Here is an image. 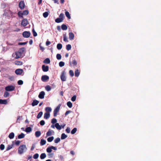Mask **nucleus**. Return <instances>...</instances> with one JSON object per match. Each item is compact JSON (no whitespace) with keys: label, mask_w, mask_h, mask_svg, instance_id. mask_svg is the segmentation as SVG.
Returning a JSON list of instances; mask_svg holds the SVG:
<instances>
[{"label":"nucleus","mask_w":161,"mask_h":161,"mask_svg":"<svg viewBox=\"0 0 161 161\" xmlns=\"http://www.w3.org/2000/svg\"><path fill=\"white\" fill-rule=\"evenodd\" d=\"M25 50L24 48H21L18 51L16 52L15 53H13V57H15L16 59L20 58Z\"/></svg>","instance_id":"f257e3e1"},{"label":"nucleus","mask_w":161,"mask_h":161,"mask_svg":"<svg viewBox=\"0 0 161 161\" xmlns=\"http://www.w3.org/2000/svg\"><path fill=\"white\" fill-rule=\"evenodd\" d=\"M27 148L25 145H20L18 148V153L19 154H22L26 152Z\"/></svg>","instance_id":"f03ea898"},{"label":"nucleus","mask_w":161,"mask_h":161,"mask_svg":"<svg viewBox=\"0 0 161 161\" xmlns=\"http://www.w3.org/2000/svg\"><path fill=\"white\" fill-rule=\"evenodd\" d=\"M60 104H59L54 110L53 116L54 117H56L60 109Z\"/></svg>","instance_id":"7ed1b4c3"},{"label":"nucleus","mask_w":161,"mask_h":161,"mask_svg":"<svg viewBox=\"0 0 161 161\" xmlns=\"http://www.w3.org/2000/svg\"><path fill=\"white\" fill-rule=\"evenodd\" d=\"M52 149H53L54 150H57V148L56 147L51 146L48 147L47 148L46 151L48 153H50L52 151Z\"/></svg>","instance_id":"20e7f679"},{"label":"nucleus","mask_w":161,"mask_h":161,"mask_svg":"<svg viewBox=\"0 0 161 161\" xmlns=\"http://www.w3.org/2000/svg\"><path fill=\"white\" fill-rule=\"evenodd\" d=\"M15 87L12 85L8 86L5 87V90L7 91H11L14 90Z\"/></svg>","instance_id":"39448f33"},{"label":"nucleus","mask_w":161,"mask_h":161,"mask_svg":"<svg viewBox=\"0 0 161 161\" xmlns=\"http://www.w3.org/2000/svg\"><path fill=\"white\" fill-rule=\"evenodd\" d=\"M49 79V77L47 75H43L42 76V80L44 82L47 81Z\"/></svg>","instance_id":"423d86ee"},{"label":"nucleus","mask_w":161,"mask_h":161,"mask_svg":"<svg viewBox=\"0 0 161 161\" xmlns=\"http://www.w3.org/2000/svg\"><path fill=\"white\" fill-rule=\"evenodd\" d=\"M65 72L64 71H63L61 75V79L62 81H65L66 80V77L65 76Z\"/></svg>","instance_id":"0eeeda50"},{"label":"nucleus","mask_w":161,"mask_h":161,"mask_svg":"<svg viewBox=\"0 0 161 161\" xmlns=\"http://www.w3.org/2000/svg\"><path fill=\"white\" fill-rule=\"evenodd\" d=\"M42 68V71L44 72H47L49 70V67L47 65H43Z\"/></svg>","instance_id":"6e6552de"},{"label":"nucleus","mask_w":161,"mask_h":161,"mask_svg":"<svg viewBox=\"0 0 161 161\" xmlns=\"http://www.w3.org/2000/svg\"><path fill=\"white\" fill-rule=\"evenodd\" d=\"M31 35V33L29 31H24L23 33V36L25 38L29 37Z\"/></svg>","instance_id":"1a4fd4ad"},{"label":"nucleus","mask_w":161,"mask_h":161,"mask_svg":"<svg viewBox=\"0 0 161 161\" xmlns=\"http://www.w3.org/2000/svg\"><path fill=\"white\" fill-rule=\"evenodd\" d=\"M23 70L22 69H18L15 70V73L17 75H20L23 73Z\"/></svg>","instance_id":"9d476101"},{"label":"nucleus","mask_w":161,"mask_h":161,"mask_svg":"<svg viewBox=\"0 0 161 161\" xmlns=\"http://www.w3.org/2000/svg\"><path fill=\"white\" fill-rule=\"evenodd\" d=\"M28 24V21L27 19H24L22 21L21 25L23 26H26Z\"/></svg>","instance_id":"9b49d317"},{"label":"nucleus","mask_w":161,"mask_h":161,"mask_svg":"<svg viewBox=\"0 0 161 161\" xmlns=\"http://www.w3.org/2000/svg\"><path fill=\"white\" fill-rule=\"evenodd\" d=\"M19 7L21 9H23L25 7V3L23 1H21L19 3Z\"/></svg>","instance_id":"f8f14e48"},{"label":"nucleus","mask_w":161,"mask_h":161,"mask_svg":"<svg viewBox=\"0 0 161 161\" xmlns=\"http://www.w3.org/2000/svg\"><path fill=\"white\" fill-rule=\"evenodd\" d=\"M74 34L72 32L69 33V38L70 40H72L74 39Z\"/></svg>","instance_id":"ddd939ff"},{"label":"nucleus","mask_w":161,"mask_h":161,"mask_svg":"<svg viewBox=\"0 0 161 161\" xmlns=\"http://www.w3.org/2000/svg\"><path fill=\"white\" fill-rule=\"evenodd\" d=\"M70 65H71V64L73 65L76 66L77 64V62L75 59H73L71 62H70L69 63Z\"/></svg>","instance_id":"4468645a"},{"label":"nucleus","mask_w":161,"mask_h":161,"mask_svg":"<svg viewBox=\"0 0 161 161\" xmlns=\"http://www.w3.org/2000/svg\"><path fill=\"white\" fill-rule=\"evenodd\" d=\"M50 117V113L48 112H46L44 114V118L46 119H48Z\"/></svg>","instance_id":"2eb2a0df"},{"label":"nucleus","mask_w":161,"mask_h":161,"mask_svg":"<svg viewBox=\"0 0 161 161\" xmlns=\"http://www.w3.org/2000/svg\"><path fill=\"white\" fill-rule=\"evenodd\" d=\"M52 132L54 133V131L51 130H49L48 131L47 133L46 136H49L52 135Z\"/></svg>","instance_id":"dca6fc26"},{"label":"nucleus","mask_w":161,"mask_h":161,"mask_svg":"<svg viewBox=\"0 0 161 161\" xmlns=\"http://www.w3.org/2000/svg\"><path fill=\"white\" fill-rule=\"evenodd\" d=\"M39 103V101L36 100H34L32 103V105L33 106L37 105Z\"/></svg>","instance_id":"f3484780"},{"label":"nucleus","mask_w":161,"mask_h":161,"mask_svg":"<svg viewBox=\"0 0 161 161\" xmlns=\"http://www.w3.org/2000/svg\"><path fill=\"white\" fill-rule=\"evenodd\" d=\"M50 61L49 58H46L43 61V63L45 64H49L50 63Z\"/></svg>","instance_id":"a211bd4d"},{"label":"nucleus","mask_w":161,"mask_h":161,"mask_svg":"<svg viewBox=\"0 0 161 161\" xmlns=\"http://www.w3.org/2000/svg\"><path fill=\"white\" fill-rule=\"evenodd\" d=\"M7 103L6 100L0 99V104H6Z\"/></svg>","instance_id":"6ab92c4d"},{"label":"nucleus","mask_w":161,"mask_h":161,"mask_svg":"<svg viewBox=\"0 0 161 161\" xmlns=\"http://www.w3.org/2000/svg\"><path fill=\"white\" fill-rule=\"evenodd\" d=\"M55 126L58 130H60L61 129V126L58 123H56L55 124Z\"/></svg>","instance_id":"aec40b11"},{"label":"nucleus","mask_w":161,"mask_h":161,"mask_svg":"<svg viewBox=\"0 0 161 161\" xmlns=\"http://www.w3.org/2000/svg\"><path fill=\"white\" fill-rule=\"evenodd\" d=\"M61 28L63 30H66L67 29L68 27L66 25L63 24L61 25Z\"/></svg>","instance_id":"412c9836"},{"label":"nucleus","mask_w":161,"mask_h":161,"mask_svg":"<svg viewBox=\"0 0 161 161\" xmlns=\"http://www.w3.org/2000/svg\"><path fill=\"white\" fill-rule=\"evenodd\" d=\"M14 134L13 132L11 133L8 136L9 138L10 139H12L14 138Z\"/></svg>","instance_id":"4be33fe9"},{"label":"nucleus","mask_w":161,"mask_h":161,"mask_svg":"<svg viewBox=\"0 0 161 161\" xmlns=\"http://www.w3.org/2000/svg\"><path fill=\"white\" fill-rule=\"evenodd\" d=\"M80 74V72H79L78 69H76L75 71V76L76 77H78Z\"/></svg>","instance_id":"5701e85b"},{"label":"nucleus","mask_w":161,"mask_h":161,"mask_svg":"<svg viewBox=\"0 0 161 161\" xmlns=\"http://www.w3.org/2000/svg\"><path fill=\"white\" fill-rule=\"evenodd\" d=\"M63 21V20L62 19L60 18H57L55 20V22L56 23H59Z\"/></svg>","instance_id":"b1692460"},{"label":"nucleus","mask_w":161,"mask_h":161,"mask_svg":"<svg viewBox=\"0 0 161 161\" xmlns=\"http://www.w3.org/2000/svg\"><path fill=\"white\" fill-rule=\"evenodd\" d=\"M67 137V135H65L64 133H62L61 135V138L62 140H63L65 139Z\"/></svg>","instance_id":"393cba45"},{"label":"nucleus","mask_w":161,"mask_h":161,"mask_svg":"<svg viewBox=\"0 0 161 161\" xmlns=\"http://www.w3.org/2000/svg\"><path fill=\"white\" fill-rule=\"evenodd\" d=\"M45 90L47 91H50L51 89V87L49 85H47L45 87Z\"/></svg>","instance_id":"a878e982"},{"label":"nucleus","mask_w":161,"mask_h":161,"mask_svg":"<svg viewBox=\"0 0 161 161\" xmlns=\"http://www.w3.org/2000/svg\"><path fill=\"white\" fill-rule=\"evenodd\" d=\"M53 136H52L48 138L47 139V141L49 142H51L53 140Z\"/></svg>","instance_id":"bb28decb"},{"label":"nucleus","mask_w":161,"mask_h":161,"mask_svg":"<svg viewBox=\"0 0 161 161\" xmlns=\"http://www.w3.org/2000/svg\"><path fill=\"white\" fill-rule=\"evenodd\" d=\"M45 110L46 111V112L50 113L52 111V109L50 107H47L45 108Z\"/></svg>","instance_id":"cd10ccee"},{"label":"nucleus","mask_w":161,"mask_h":161,"mask_svg":"<svg viewBox=\"0 0 161 161\" xmlns=\"http://www.w3.org/2000/svg\"><path fill=\"white\" fill-rule=\"evenodd\" d=\"M25 134L23 133H21L18 136V138L19 139H21L24 137Z\"/></svg>","instance_id":"c85d7f7f"},{"label":"nucleus","mask_w":161,"mask_h":161,"mask_svg":"<svg viewBox=\"0 0 161 161\" xmlns=\"http://www.w3.org/2000/svg\"><path fill=\"white\" fill-rule=\"evenodd\" d=\"M65 14L66 16L69 19H70L71 17H70V15L69 14V13L68 11H66L65 12Z\"/></svg>","instance_id":"c756f323"},{"label":"nucleus","mask_w":161,"mask_h":161,"mask_svg":"<svg viewBox=\"0 0 161 161\" xmlns=\"http://www.w3.org/2000/svg\"><path fill=\"white\" fill-rule=\"evenodd\" d=\"M62 47V44L61 43H58L57 46V48L58 50H60L61 49Z\"/></svg>","instance_id":"7c9ffc66"},{"label":"nucleus","mask_w":161,"mask_h":161,"mask_svg":"<svg viewBox=\"0 0 161 161\" xmlns=\"http://www.w3.org/2000/svg\"><path fill=\"white\" fill-rule=\"evenodd\" d=\"M13 147V144H12L11 145H8V147H7V148H6V150L7 151L11 149Z\"/></svg>","instance_id":"2f4dec72"},{"label":"nucleus","mask_w":161,"mask_h":161,"mask_svg":"<svg viewBox=\"0 0 161 161\" xmlns=\"http://www.w3.org/2000/svg\"><path fill=\"white\" fill-rule=\"evenodd\" d=\"M67 105L68 106V107L69 108H72V103L70 101H69L67 102Z\"/></svg>","instance_id":"473e14b6"},{"label":"nucleus","mask_w":161,"mask_h":161,"mask_svg":"<svg viewBox=\"0 0 161 161\" xmlns=\"http://www.w3.org/2000/svg\"><path fill=\"white\" fill-rule=\"evenodd\" d=\"M60 141V139L59 137H58L55 139L54 140V142L55 143H58Z\"/></svg>","instance_id":"72a5a7b5"},{"label":"nucleus","mask_w":161,"mask_h":161,"mask_svg":"<svg viewBox=\"0 0 161 161\" xmlns=\"http://www.w3.org/2000/svg\"><path fill=\"white\" fill-rule=\"evenodd\" d=\"M77 129L76 128H74L73 129L71 130V133L72 134H74L75 133L76 131H77Z\"/></svg>","instance_id":"f704fd0d"},{"label":"nucleus","mask_w":161,"mask_h":161,"mask_svg":"<svg viewBox=\"0 0 161 161\" xmlns=\"http://www.w3.org/2000/svg\"><path fill=\"white\" fill-rule=\"evenodd\" d=\"M71 45L70 44H68L66 46V49L69 51L71 49Z\"/></svg>","instance_id":"c9c22d12"},{"label":"nucleus","mask_w":161,"mask_h":161,"mask_svg":"<svg viewBox=\"0 0 161 161\" xmlns=\"http://www.w3.org/2000/svg\"><path fill=\"white\" fill-rule=\"evenodd\" d=\"M40 136V132L37 131L35 132V136L36 137H39Z\"/></svg>","instance_id":"e433bc0d"},{"label":"nucleus","mask_w":161,"mask_h":161,"mask_svg":"<svg viewBox=\"0 0 161 161\" xmlns=\"http://www.w3.org/2000/svg\"><path fill=\"white\" fill-rule=\"evenodd\" d=\"M63 36H64V41L65 42H68V40L67 38V36H66V34H63Z\"/></svg>","instance_id":"4c0bfd02"},{"label":"nucleus","mask_w":161,"mask_h":161,"mask_svg":"<svg viewBox=\"0 0 161 161\" xmlns=\"http://www.w3.org/2000/svg\"><path fill=\"white\" fill-rule=\"evenodd\" d=\"M46 143V140L42 139H41V145H45Z\"/></svg>","instance_id":"58836bf2"},{"label":"nucleus","mask_w":161,"mask_h":161,"mask_svg":"<svg viewBox=\"0 0 161 161\" xmlns=\"http://www.w3.org/2000/svg\"><path fill=\"white\" fill-rule=\"evenodd\" d=\"M46 156V154L45 153H42L41 154V159H43Z\"/></svg>","instance_id":"ea45409f"},{"label":"nucleus","mask_w":161,"mask_h":161,"mask_svg":"<svg viewBox=\"0 0 161 161\" xmlns=\"http://www.w3.org/2000/svg\"><path fill=\"white\" fill-rule=\"evenodd\" d=\"M31 130V129L30 127H28L25 129V131L27 132H29Z\"/></svg>","instance_id":"a19ab883"},{"label":"nucleus","mask_w":161,"mask_h":161,"mask_svg":"<svg viewBox=\"0 0 161 161\" xmlns=\"http://www.w3.org/2000/svg\"><path fill=\"white\" fill-rule=\"evenodd\" d=\"M45 95V93L44 91L41 92V99H43Z\"/></svg>","instance_id":"79ce46f5"},{"label":"nucleus","mask_w":161,"mask_h":161,"mask_svg":"<svg viewBox=\"0 0 161 161\" xmlns=\"http://www.w3.org/2000/svg\"><path fill=\"white\" fill-rule=\"evenodd\" d=\"M64 63L62 61L60 62L59 63V65L60 67H62L64 66Z\"/></svg>","instance_id":"37998d69"},{"label":"nucleus","mask_w":161,"mask_h":161,"mask_svg":"<svg viewBox=\"0 0 161 161\" xmlns=\"http://www.w3.org/2000/svg\"><path fill=\"white\" fill-rule=\"evenodd\" d=\"M48 13L47 12H44L43 14V15L44 18L47 17L48 16Z\"/></svg>","instance_id":"c03bdc74"},{"label":"nucleus","mask_w":161,"mask_h":161,"mask_svg":"<svg viewBox=\"0 0 161 161\" xmlns=\"http://www.w3.org/2000/svg\"><path fill=\"white\" fill-rule=\"evenodd\" d=\"M47 155L49 158H52L54 155V154L53 153H49L47 154Z\"/></svg>","instance_id":"a18cd8bd"},{"label":"nucleus","mask_w":161,"mask_h":161,"mask_svg":"<svg viewBox=\"0 0 161 161\" xmlns=\"http://www.w3.org/2000/svg\"><path fill=\"white\" fill-rule=\"evenodd\" d=\"M64 15L63 13H61L59 15V18L62 19L63 20L64 18Z\"/></svg>","instance_id":"49530a36"},{"label":"nucleus","mask_w":161,"mask_h":161,"mask_svg":"<svg viewBox=\"0 0 161 161\" xmlns=\"http://www.w3.org/2000/svg\"><path fill=\"white\" fill-rule=\"evenodd\" d=\"M56 58L58 60L60 59L61 58V55L60 54H57L56 55Z\"/></svg>","instance_id":"de8ad7c7"},{"label":"nucleus","mask_w":161,"mask_h":161,"mask_svg":"<svg viewBox=\"0 0 161 161\" xmlns=\"http://www.w3.org/2000/svg\"><path fill=\"white\" fill-rule=\"evenodd\" d=\"M69 74L71 77H73L74 75V72L72 70H71L69 71Z\"/></svg>","instance_id":"09e8293b"},{"label":"nucleus","mask_w":161,"mask_h":161,"mask_svg":"<svg viewBox=\"0 0 161 161\" xmlns=\"http://www.w3.org/2000/svg\"><path fill=\"white\" fill-rule=\"evenodd\" d=\"M9 94L8 92H4V96L5 97H8L9 96Z\"/></svg>","instance_id":"8fccbe9b"},{"label":"nucleus","mask_w":161,"mask_h":161,"mask_svg":"<svg viewBox=\"0 0 161 161\" xmlns=\"http://www.w3.org/2000/svg\"><path fill=\"white\" fill-rule=\"evenodd\" d=\"M57 120L55 118H53L52 119V120H51V123L53 124H54L55 123H56V122H57Z\"/></svg>","instance_id":"3c124183"},{"label":"nucleus","mask_w":161,"mask_h":161,"mask_svg":"<svg viewBox=\"0 0 161 161\" xmlns=\"http://www.w3.org/2000/svg\"><path fill=\"white\" fill-rule=\"evenodd\" d=\"M76 99V96L75 95H74L72 97L71 100L72 101L74 102L75 101Z\"/></svg>","instance_id":"603ef678"},{"label":"nucleus","mask_w":161,"mask_h":161,"mask_svg":"<svg viewBox=\"0 0 161 161\" xmlns=\"http://www.w3.org/2000/svg\"><path fill=\"white\" fill-rule=\"evenodd\" d=\"M39 157V154L38 153H36L33 156V158L34 159H37Z\"/></svg>","instance_id":"864d4df0"},{"label":"nucleus","mask_w":161,"mask_h":161,"mask_svg":"<svg viewBox=\"0 0 161 161\" xmlns=\"http://www.w3.org/2000/svg\"><path fill=\"white\" fill-rule=\"evenodd\" d=\"M15 64L16 65H21L22 64V63L20 61H16L15 62Z\"/></svg>","instance_id":"5fc2aeb1"},{"label":"nucleus","mask_w":161,"mask_h":161,"mask_svg":"<svg viewBox=\"0 0 161 161\" xmlns=\"http://www.w3.org/2000/svg\"><path fill=\"white\" fill-rule=\"evenodd\" d=\"M32 32L33 33V35L34 36H37V34L36 32L35 31L34 29H33L32 30Z\"/></svg>","instance_id":"6e6d98bb"},{"label":"nucleus","mask_w":161,"mask_h":161,"mask_svg":"<svg viewBox=\"0 0 161 161\" xmlns=\"http://www.w3.org/2000/svg\"><path fill=\"white\" fill-rule=\"evenodd\" d=\"M28 14V12L27 10H25L23 11V15H26Z\"/></svg>","instance_id":"4d7b16f0"},{"label":"nucleus","mask_w":161,"mask_h":161,"mask_svg":"<svg viewBox=\"0 0 161 161\" xmlns=\"http://www.w3.org/2000/svg\"><path fill=\"white\" fill-rule=\"evenodd\" d=\"M5 146L3 144H2L0 146V149L1 150H3L4 149Z\"/></svg>","instance_id":"13d9d810"},{"label":"nucleus","mask_w":161,"mask_h":161,"mask_svg":"<svg viewBox=\"0 0 161 161\" xmlns=\"http://www.w3.org/2000/svg\"><path fill=\"white\" fill-rule=\"evenodd\" d=\"M65 130L67 133H69L70 132V129L69 127H67L66 129Z\"/></svg>","instance_id":"bf43d9fd"},{"label":"nucleus","mask_w":161,"mask_h":161,"mask_svg":"<svg viewBox=\"0 0 161 161\" xmlns=\"http://www.w3.org/2000/svg\"><path fill=\"white\" fill-rule=\"evenodd\" d=\"M18 83L19 85H22L23 84V81L21 80H19L18 82Z\"/></svg>","instance_id":"052dcab7"},{"label":"nucleus","mask_w":161,"mask_h":161,"mask_svg":"<svg viewBox=\"0 0 161 161\" xmlns=\"http://www.w3.org/2000/svg\"><path fill=\"white\" fill-rule=\"evenodd\" d=\"M71 111L70 110L67 111H66V112L65 114V116H66L68 114L71 113Z\"/></svg>","instance_id":"680f3d73"},{"label":"nucleus","mask_w":161,"mask_h":161,"mask_svg":"<svg viewBox=\"0 0 161 161\" xmlns=\"http://www.w3.org/2000/svg\"><path fill=\"white\" fill-rule=\"evenodd\" d=\"M18 14L19 16L22 17L23 15V12L21 11H19L18 13Z\"/></svg>","instance_id":"e2e57ef3"},{"label":"nucleus","mask_w":161,"mask_h":161,"mask_svg":"<svg viewBox=\"0 0 161 161\" xmlns=\"http://www.w3.org/2000/svg\"><path fill=\"white\" fill-rule=\"evenodd\" d=\"M27 43V42H19V45H24Z\"/></svg>","instance_id":"0e129e2a"},{"label":"nucleus","mask_w":161,"mask_h":161,"mask_svg":"<svg viewBox=\"0 0 161 161\" xmlns=\"http://www.w3.org/2000/svg\"><path fill=\"white\" fill-rule=\"evenodd\" d=\"M20 143V141L18 140V141H16V142H15V144L16 145L18 146L19 144Z\"/></svg>","instance_id":"69168bd1"},{"label":"nucleus","mask_w":161,"mask_h":161,"mask_svg":"<svg viewBox=\"0 0 161 161\" xmlns=\"http://www.w3.org/2000/svg\"><path fill=\"white\" fill-rule=\"evenodd\" d=\"M45 124V121L43 120H41V125H43Z\"/></svg>","instance_id":"338daca9"},{"label":"nucleus","mask_w":161,"mask_h":161,"mask_svg":"<svg viewBox=\"0 0 161 161\" xmlns=\"http://www.w3.org/2000/svg\"><path fill=\"white\" fill-rule=\"evenodd\" d=\"M51 43V42L49 41H47L46 42V45L47 46H48Z\"/></svg>","instance_id":"774afa93"}]
</instances>
